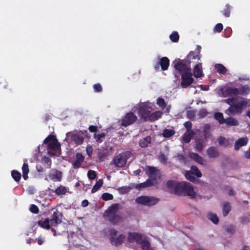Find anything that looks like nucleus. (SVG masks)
<instances>
[{"label":"nucleus","instance_id":"6","mask_svg":"<svg viewBox=\"0 0 250 250\" xmlns=\"http://www.w3.org/2000/svg\"><path fill=\"white\" fill-rule=\"evenodd\" d=\"M132 110L127 113L119 122L122 126L127 127L133 125L137 120V117Z\"/></svg>","mask_w":250,"mask_h":250},{"label":"nucleus","instance_id":"14","mask_svg":"<svg viewBox=\"0 0 250 250\" xmlns=\"http://www.w3.org/2000/svg\"><path fill=\"white\" fill-rule=\"evenodd\" d=\"M62 214L58 210L54 211L50 219V223L52 226H57L62 222Z\"/></svg>","mask_w":250,"mask_h":250},{"label":"nucleus","instance_id":"62","mask_svg":"<svg viewBox=\"0 0 250 250\" xmlns=\"http://www.w3.org/2000/svg\"><path fill=\"white\" fill-rule=\"evenodd\" d=\"M177 158L178 160L179 161H180V162H184V163L186 162V159L185 157L183 155H182V154H178L177 156Z\"/></svg>","mask_w":250,"mask_h":250},{"label":"nucleus","instance_id":"60","mask_svg":"<svg viewBox=\"0 0 250 250\" xmlns=\"http://www.w3.org/2000/svg\"><path fill=\"white\" fill-rule=\"evenodd\" d=\"M154 180L148 179L145 182L146 188L150 187L154 185Z\"/></svg>","mask_w":250,"mask_h":250},{"label":"nucleus","instance_id":"27","mask_svg":"<svg viewBox=\"0 0 250 250\" xmlns=\"http://www.w3.org/2000/svg\"><path fill=\"white\" fill-rule=\"evenodd\" d=\"M162 115V112L161 111H157L154 112L152 113H150V115L149 116L148 120L150 121L151 122H154L160 118Z\"/></svg>","mask_w":250,"mask_h":250},{"label":"nucleus","instance_id":"39","mask_svg":"<svg viewBox=\"0 0 250 250\" xmlns=\"http://www.w3.org/2000/svg\"><path fill=\"white\" fill-rule=\"evenodd\" d=\"M103 181L102 179H99L98 180L96 184L93 186L92 190H91V193H95L97 191H98L100 188L103 186Z\"/></svg>","mask_w":250,"mask_h":250},{"label":"nucleus","instance_id":"21","mask_svg":"<svg viewBox=\"0 0 250 250\" xmlns=\"http://www.w3.org/2000/svg\"><path fill=\"white\" fill-rule=\"evenodd\" d=\"M248 104L247 100H242L237 104L233 103V105L237 113H241L244 107L246 106Z\"/></svg>","mask_w":250,"mask_h":250},{"label":"nucleus","instance_id":"42","mask_svg":"<svg viewBox=\"0 0 250 250\" xmlns=\"http://www.w3.org/2000/svg\"><path fill=\"white\" fill-rule=\"evenodd\" d=\"M217 141L220 146H223L225 147H227L229 144V141L222 136L219 137Z\"/></svg>","mask_w":250,"mask_h":250},{"label":"nucleus","instance_id":"59","mask_svg":"<svg viewBox=\"0 0 250 250\" xmlns=\"http://www.w3.org/2000/svg\"><path fill=\"white\" fill-rule=\"evenodd\" d=\"M86 151L89 157H91L93 153V147L90 145H88L86 148Z\"/></svg>","mask_w":250,"mask_h":250},{"label":"nucleus","instance_id":"40","mask_svg":"<svg viewBox=\"0 0 250 250\" xmlns=\"http://www.w3.org/2000/svg\"><path fill=\"white\" fill-rule=\"evenodd\" d=\"M193 134V131H191V132L188 133H185L182 136L183 141H184V142L185 143H189L191 139H192Z\"/></svg>","mask_w":250,"mask_h":250},{"label":"nucleus","instance_id":"63","mask_svg":"<svg viewBox=\"0 0 250 250\" xmlns=\"http://www.w3.org/2000/svg\"><path fill=\"white\" fill-rule=\"evenodd\" d=\"M135 188L137 189H140L142 188H146V187L145 182H144V183H140L139 184L136 185V186H135Z\"/></svg>","mask_w":250,"mask_h":250},{"label":"nucleus","instance_id":"17","mask_svg":"<svg viewBox=\"0 0 250 250\" xmlns=\"http://www.w3.org/2000/svg\"><path fill=\"white\" fill-rule=\"evenodd\" d=\"M84 132L80 131L79 132L73 133L71 137V139L77 145H81L84 141Z\"/></svg>","mask_w":250,"mask_h":250},{"label":"nucleus","instance_id":"32","mask_svg":"<svg viewBox=\"0 0 250 250\" xmlns=\"http://www.w3.org/2000/svg\"><path fill=\"white\" fill-rule=\"evenodd\" d=\"M204 136L206 139L210 137L211 135L210 133V125L209 124H206L203 129Z\"/></svg>","mask_w":250,"mask_h":250},{"label":"nucleus","instance_id":"54","mask_svg":"<svg viewBox=\"0 0 250 250\" xmlns=\"http://www.w3.org/2000/svg\"><path fill=\"white\" fill-rule=\"evenodd\" d=\"M223 29V24L221 23H217L214 27L213 31L214 32L220 33Z\"/></svg>","mask_w":250,"mask_h":250},{"label":"nucleus","instance_id":"12","mask_svg":"<svg viewBox=\"0 0 250 250\" xmlns=\"http://www.w3.org/2000/svg\"><path fill=\"white\" fill-rule=\"evenodd\" d=\"M143 240V235L140 233L131 232L128 233L127 241L130 243L135 242L140 244Z\"/></svg>","mask_w":250,"mask_h":250},{"label":"nucleus","instance_id":"49","mask_svg":"<svg viewBox=\"0 0 250 250\" xmlns=\"http://www.w3.org/2000/svg\"><path fill=\"white\" fill-rule=\"evenodd\" d=\"M105 137V134L104 132L97 135L96 134H94V138L96 141L98 143H102L103 142L102 138H104Z\"/></svg>","mask_w":250,"mask_h":250},{"label":"nucleus","instance_id":"37","mask_svg":"<svg viewBox=\"0 0 250 250\" xmlns=\"http://www.w3.org/2000/svg\"><path fill=\"white\" fill-rule=\"evenodd\" d=\"M190 171L194 175L196 176L198 178L201 177L202 176L201 172L196 166H191L190 167Z\"/></svg>","mask_w":250,"mask_h":250},{"label":"nucleus","instance_id":"26","mask_svg":"<svg viewBox=\"0 0 250 250\" xmlns=\"http://www.w3.org/2000/svg\"><path fill=\"white\" fill-rule=\"evenodd\" d=\"M231 207L229 202H224L222 208V212L224 216H226L228 215L231 210Z\"/></svg>","mask_w":250,"mask_h":250},{"label":"nucleus","instance_id":"57","mask_svg":"<svg viewBox=\"0 0 250 250\" xmlns=\"http://www.w3.org/2000/svg\"><path fill=\"white\" fill-rule=\"evenodd\" d=\"M30 211L33 213L37 214L39 213V209L36 205L32 204L30 208Z\"/></svg>","mask_w":250,"mask_h":250},{"label":"nucleus","instance_id":"8","mask_svg":"<svg viewBox=\"0 0 250 250\" xmlns=\"http://www.w3.org/2000/svg\"><path fill=\"white\" fill-rule=\"evenodd\" d=\"M194 81L191 70L188 73H183L181 75V84L183 88H186L190 85Z\"/></svg>","mask_w":250,"mask_h":250},{"label":"nucleus","instance_id":"20","mask_svg":"<svg viewBox=\"0 0 250 250\" xmlns=\"http://www.w3.org/2000/svg\"><path fill=\"white\" fill-rule=\"evenodd\" d=\"M207 153L209 158H216L219 156L218 149L214 146H210L207 150Z\"/></svg>","mask_w":250,"mask_h":250},{"label":"nucleus","instance_id":"19","mask_svg":"<svg viewBox=\"0 0 250 250\" xmlns=\"http://www.w3.org/2000/svg\"><path fill=\"white\" fill-rule=\"evenodd\" d=\"M83 160V156L81 153H77L76 154V160L72 163L73 167L75 169L80 167Z\"/></svg>","mask_w":250,"mask_h":250},{"label":"nucleus","instance_id":"44","mask_svg":"<svg viewBox=\"0 0 250 250\" xmlns=\"http://www.w3.org/2000/svg\"><path fill=\"white\" fill-rule=\"evenodd\" d=\"M169 38L171 42H177L179 40V36L177 32H173L169 36Z\"/></svg>","mask_w":250,"mask_h":250},{"label":"nucleus","instance_id":"29","mask_svg":"<svg viewBox=\"0 0 250 250\" xmlns=\"http://www.w3.org/2000/svg\"><path fill=\"white\" fill-rule=\"evenodd\" d=\"M214 68L218 73L223 75L225 74L227 71V68L221 63L215 64Z\"/></svg>","mask_w":250,"mask_h":250},{"label":"nucleus","instance_id":"33","mask_svg":"<svg viewBox=\"0 0 250 250\" xmlns=\"http://www.w3.org/2000/svg\"><path fill=\"white\" fill-rule=\"evenodd\" d=\"M22 176L25 180H26L28 178V174L29 173L28 165L27 163H24L22 167Z\"/></svg>","mask_w":250,"mask_h":250},{"label":"nucleus","instance_id":"38","mask_svg":"<svg viewBox=\"0 0 250 250\" xmlns=\"http://www.w3.org/2000/svg\"><path fill=\"white\" fill-rule=\"evenodd\" d=\"M157 169L155 167H149L146 172L147 175L150 178L155 177L156 175Z\"/></svg>","mask_w":250,"mask_h":250},{"label":"nucleus","instance_id":"2","mask_svg":"<svg viewBox=\"0 0 250 250\" xmlns=\"http://www.w3.org/2000/svg\"><path fill=\"white\" fill-rule=\"evenodd\" d=\"M119 208V204H114L105 212V217L113 225L117 224L123 220V217L117 213Z\"/></svg>","mask_w":250,"mask_h":250},{"label":"nucleus","instance_id":"58","mask_svg":"<svg viewBox=\"0 0 250 250\" xmlns=\"http://www.w3.org/2000/svg\"><path fill=\"white\" fill-rule=\"evenodd\" d=\"M94 91L96 92H100L102 91L103 88L101 85L99 83H96L93 85Z\"/></svg>","mask_w":250,"mask_h":250},{"label":"nucleus","instance_id":"55","mask_svg":"<svg viewBox=\"0 0 250 250\" xmlns=\"http://www.w3.org/2000/svg\"><path fill=\"white\" fill-rule=\"evenodd\" d=\"M184 125L186 128L187 132H189L192 131L191 130L192 128V123L190 121H187L184 124Z\"/></svg>","mask_w":250,"mask_h":250},{"label":"nucleus","instance_id":"31","mask_svg":"<svg viewBox=\"0 0 250 250\" xmlns=\"http://www.w3.org/2000/svg\"><path fill=\"white\" fill-rule=\"evenodd\" d=\"M50 219L49 218H46L45 220H40L38 222V224L42 228L49 229H50V225L49 224Z\"/></svg>","mask_w":250,"mask_h":250},{"label":"nucleus","instance_id":"46","mask_svg":"<svg viewBox=\"0 0 250 250\" xmlns=\"http://www.w3.org/2000/svg\"><path fill=\"white\" fill-rule=\"evenodd\" d=\"M231 8V6L229 4H227L226 5L225 9L222 11V12L223 14L226 17H229L230 16Z\"/></svg>","mask_w":250,"mask_h":250},{"label":"nucleus","instance_id":"51","mask_svg":"<svg viewBox=\"0 0 250 250\" xmlns=\"http://www.w3.org/2000/svg\"><path fill=\"white\" fill-rule=\"evenodd\" d=\"M157 104L162 109H164L166 106V103L164 99L162 98H158Z\"/></svg>","mask_w":250,"mask_h":250},{"label":"nucleus","instance_id":"5","mask_svg":"<svg viewBox=\"0 0 250 250\" xmlns=\"http://www.w3.org/2000/svg\"><path fill=\"white\" fill-rule=\"evenodd\" d=\"M174 68L177 70L179 73L182 74L188 73L191 70L190 65L185 61V60L178 59L173 62Z\"/></svg>","mask_w":250,"mask_h":250},{"label":"nucleus","instance_id":"48","mask_svg":"<svg viewBox=\"0 0 250 250\" xmlns=\"http://www.w3.org/2000/svg\"><path fill=\"white\" fill-rule=\"evenodd\" d=\"M250 88L247 85L242 86L239 89V95L247 94L249 92Z\"/></svg>","mask_w":250,"mask_h":250},{"label":"nucleus","instance_id":"10","mask_svg":"<svg viewBox=\"0 0 250 250\" xmlns=\"http://www.w3.org/2000/svg\"><path fill=\"white\" fill-rule=\"evenodd\" d=\"M151 108L146 105L141 106L138 109V115L144 121H148L151 113Z\"/></svg>","mask_w":250,"mask_h":250},{"label":"nucleus","instance_id":"53","mask_svg":"<svg viewBox=\"0 0 250 250\" xmlns=\"http://www.w3.org/2000/svg\"><path fill=\"white\" fill-rule=\"evenodd\" d=\"M87 176L89 179L94 180L96 178V172L92 170H89L87 173Z\"/></svg>","mask_w":250,"mask_h":250},{"label":"nucleus","instance_id":"56","mask_svg":"<svg viewBox=\"0 0 250 250\" xmlns=\"http://www.w3.org/2000/svg\"><path fill=\"white\" fill-rule=\"evenodd\" d=\"M225 229L227 232L232 234L235 232V228L233 225H228L225 227Z\"/></svg>","mask_w":250,"mask_h":250},{"label":"nucleus","instance_id":"30","mask_svg":"<svg viewBox=\"0 0 250 250\" xmlns=\"http://www.w3.org/2000/svg\"><path fill=\"white\" fill-rule=\"evenodd\" d=\"M189 157L193 159L195 161L197 162L198 163L203 165V158L200 156L199 154L196 153H191L189 155Z\"/></svg>","mask_w":250,"mask_h":250},{"label":"nucleus","instance_id":"25","mask_svg":"<svg viewBox=\"0 0 250 250\" xmlns=\"http://www.w3.org/2000/svg\"><path fill=\"white\" fill-rule=\"evenodd\" d=\"M151 138L150 136H148L139 141V146L144 148L148 146V144L151 143Z\"/></svg>","mask_w":250,"mask_h":250},{"label":"nucleus","instance_id":"64","mask_svg":"<svg viewBox=\"0 0 250 250\" xmlns=\"http://www.w3.org/2000/svg\"><path fill=\"white\" fill-rule=\"evenodd\" d=\"M109 232L111 237H114L117 234L118 231L114 229H112L109 230Z\"/></svg>","mask_w":250,"mask_h":250},{"label":"nucleus","instance_id":"45","mask_svg":"<svg viewBox=\"0 0 250 250\" xmlns=\"http://www.w3.org/2000/svg\"><path fill=\"white\" fill-rule=\"evenodd\" d=\"M12 177L16 182H19L21 178V173L19 171L14 170L11 173Z\"/></svg>","mask_w":250,"mask_h":250},{"label":"nucleus","instance_id":"61","mask_svg":"<svg viewBox=\"0 0 250 250\" xmlns=\"http://www.w3.org/2000/svg\"><path fill=\"white\" fill-rule=\"evenodd\" d=\"M88 129L90 132H96L98 131V127L95 125H91L89 126Z\"/></svg>","mask_w":250,"mask_h":250},{"label":"nucleus","instance_id":"41","mask_svg":"<svg viewBox=\"0 0 250 250\" xmlns=\"http://www.w3.org/2000/svg\"><path fill=\"white\" fill-rule=\"evenodd\" d=\"M185 177L187 180L192 182H195L196 180L193 173L190 170H188L186 171Z\"/></svg>","mask_w":250,"mask_h":250},{"label":"nucleus","instance_id":"35","mask_svg":"<svg viewBox=\"0 0 250 250\" xmlns=\"http://www.w3.org/2000/svg\"><path fill=\"white\" fill-rule=\"evenodd\" d=\"M140 244L141 245L142 249L143 250H153L150 247L149 241L146 239H144Z\"/></svg>","mask_w":250,"mask_h":250},{"label":"nucleus","instance_id":"9","mask_svg":"<svg viewBox=\"0 0 250 250\" xmlns=\"http://www.w3.org/2000/svg\"><path fill=\"white\" fill-rule=\"evenodd\" d=\"M219 90L224 97L237 96L239 95V89L236 87H224Z\"/></svg>","mask_w":250,"mask_h":250},{"label":"nucleus","instance_id":"50","mask_svg":"<svg viewBox=\"0 0 250 250\" xmlns=\"http://www.w3.org/2000/svg\"><path fill=\"white\" fill-rule=\"evenodd\" d=\"M102 198L104 201L111 200L113 199V196L111 193L105 192L102 194Z\"/></svg>","mask_w":250,"mask_h":250},{"label":"nucleus","instance_id":"11","mask_svg":"<svg viewBox=\"0 0 250 250\" xmlns=\"http://www.w3.org/2000/svg\"><path fill=\"white\" fill-rule=\"evenodd\" d=\"M169 65V60L166 57H162L160 59L159 62H157L154 66V68L156 71L159 70L160 66L162 70H167Z\"/></svg>","mask_w":250,"mask_h":250},{"label":"nucleus","instance_id":"18","mask_svg":"<svg viewBox=\"0 0 250 250\" xmlns=\"http://www.w3.org/2000/svg\"><path fill=\"white\" fill-rule=\"evenodd\" d=\"M125 239V236L124 234H121L116 238L114 237H110V241L112 245L117 246L123 244Z\"/></svg>","mask_w":250,"mask_h":250},{"label":"nucleus","instance_id":"1","mask_svg":"<svg viewBox=\"0 0 250 250\" xmlns=\"http://www.w3.org/2000/svg\"><path fill=\"white\" fill-rule=\"evenodd\" d=\"M166 185L171 193L180 196H187L191 199L196 197V193L193 187L189 183L168 180Z\"/></svg>","mask_w":250,"mask_h":250},{"label":"nucleus","instance_id":"4","mask_svg":"<svg viewBox=\"0 0 250 250\" xmlns=\"http://www.w3.org/2000/svg\"><path fill=\"white\" fill-rule=\"evenodd\" d=\"M43 143L47 145V151L49 154L51 151L57 152L60 149V144L58 143L56 136L49 135L44 140Z\"/></svg>","mask_w":250,"mask_h":250},{"label":"nucleus","instance_id":"52","mask_svg":"<svg viewBox=\"0 0 250 250\" xmlns=\"http://www.w3.org/2000/svg\"><path fill=\"white\" fill-rule=\"evenodd\" d=\"M118 190L120 193L122 194H125L130 191V188L128 187H122L119 188Z\"/></svg>","mask_w":250,"mask_h":250},{"label":"nucleus","instance_id":"28","mask_svg":"<svg viewBox=\"0 0 250 250\" xmlns=\"http://www.w3.org/2000/svg\"><path fill=\"white\" fill-rule=\"evenodd\" d=\"M52 192L58 195H63L66 193L67 189L65 187L61 185L56 188L55 190H52Z\"/></svg>","mask_w":250,"mask_h":250},{"label":"nucleus","instance_id":"13","mask_svg":"<svg viewBox=\"0 0 250 250\" xmlns=\"http://www.w3.org/2000/svg\"><path fill=\"white\" fill-rule=\"evenodd\" d=\"M236 100V98L230 97L225 100V103L230 105V107L225 111V113L228 115L230 116L237 113L233 105V103H235Z\"/></svg>","mask_w":250,"mask_h":250},{"label":"nucleus","instance_id":"3","mask_svg":"<svg viewBox=\"0 0 250 250\" xmlns=\"http://www.w3.org/2000/svg\"><path fill=\"white\" fill-rule=\"evenodd\" d=\"M131 152L129 151H124L116 156L111 161V164L117 167H123L125 166L127 160L131 157Z\"/></svg>","mask_w":250,"mask_h":250},{"label":"nucleus","instance_id":"36","mask_svg":"<svg viewBox=\"0 0 250 250\" xmlns=\"http://www.w3.org/2000/svg\"><path fill=\"white\" fill-rule=\"evenodd\" d=\"M175 133V131L173 129L165 128L163 132L162 135L165 138H169L173 136Z\"/></svg>","mask_w":250,"mask_h":250},{"label":"nucleus","instance_id":"23","mask_svg":"<svg viewBox=\"0 0 250 250\" xmlns=\"http://www.w3.org/2000/svg\"><path fill=\"white\" fill-rule=\"evenodd\" d=\"M248 142V139L247 137H242L237 140L234 145V149L236 150H238L239 148L244 146L247 145Z\"/></svg>","mask_w":250,"mask_h":250},{"label":"nucleus","instance_id":"7","mask_svg":"<svg viewBox=\"0 0 250 250\" xmlns=\"http://www.w3.org/2000/svg\"><path fill=\"white\" fill-rule=\"evenodd\" d=\"M159 201V199L148 196H140L135 199V202L138 204L146 206H152L156 204Z\"/></svg>","mask_w":250,"mask_h":250},{"label":"nucleus","instance_id":"22","mask_svg":"<svg viewBox=\"0 0 250 250\" xmlns=\"http://www.w3.org/2000/svg\"><path fill=\"white\" fill-rule=\"evenodd\" d=\"M193 75L197 78H201L204 76V74L202 70L201 63H198L195 65L193 68Z\"/></svg>","mask_w":250,"mask_h":250},{"label":"nucleus","instance_id":"47","mask_svg":"<svg viewBox=\"0 0 250 250\" xmlns=\"http://www.w3.org/2000/svg\"><path fill=\"white\" fill-rule=\"evenodd\" d=\"M208 218L215 224H217L219 222V219L216 214L209 213Z\"/></svg>","mask_w":250,"mask_h":250},{"label":"nucleus","instance_id":"24","mask_svg":"<svg viewBox=\"0 0 250 250\" xmlns=\"http://www.w3.org/2000/svg\"><path fill=\"white\" fill-rule=\"evenodd\" d=\"M227 127L237 126L239 122L236 119L232 117H228L226 119L225 123Z\"/></svg>","mask_w":250,"mask_h":250},{"label":"nucleus","instance_id":"16","mask_svg":"<svg viewBox=\"0 0 250 250\" xmlns=\"http://www.w3.org/2000/svg\"><path fill=\"white\" fill-rule=\"evenodd\" d=\"M62 173L57 169H52L48 176L49 179L54 181L61 182L62 179Z\"/></svg>","mask_w":250,"mask_h":250},{"label":"nucleus","instance_id":"15","mask_svg":"<svg viewBox=\"0 0 250 250\" xmlns=\"http://www.w3.org/2000/svg\"><path fill=\"white\" fill-rule=\"evenodd\" d=\"M200 59V55L197 54L195 51H191L184 60L186 62H188L190 65L192 62H195L193 61H198Z\"/></svg>","mask_w":250,"mask_h":250},{"label":"nucleus","instance_id":"34","mask_svg":"<svg viewBox=\"0 0 250 250\" xmlns=\"http://www.w3.org/2000/svg\"><path fill=\"white\" fill-rule=\"evenodd\" d=\"M214 117L215 119L218 121L220 124L222 125L225 123L226 119L224 118L223 113L216 112L214 114Z\"/></svg>","mask_w":250,"mask_h":250},{"label":"nucleus","instance_id":"43","mask_svg":"<svg viewBox=\"0 0 250 250\" xmlns=\"http://www.w3.org/2000/svg\"><path fill=\"white\" fill-rule=\"evenodd\" d=\"M195 147L198 152H201L203 149V142L201 139H198L195 141Z\"/></svg>","mask_w":250,"mask_h":250}]
</instances>
